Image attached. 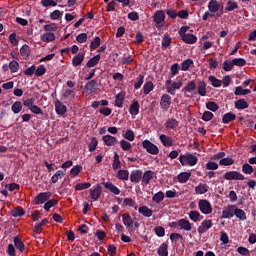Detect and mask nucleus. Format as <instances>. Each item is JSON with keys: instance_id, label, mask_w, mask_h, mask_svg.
<instances>
[{"instance_id": "f257e3e1", "label": "nucleus", "mask_w": 256, "mask_h": 256, "mask_svg": "<svg viewBox=\"0 0 256 256\" xmlns=\"http://www.w3.org/2000/svg\"><path fill=\"white\" fill-rule=\"evenodd\" d=\"M182 87H183V79H181L179 77L176 78V81L168 79L165 82L166 92L171 95H175V90H179Z\"/></svg>"}, {"instance_id": "f03ea898", "label": "nucleus", "mask_w": 256, "mask_h": 256, "mask_svg": "<svg viewBox=\"0 0 256 256\" xmlns=\"http://www.w3.org/2000/svg\"><path fill=\"white\" fill-rule=\"evenodd\" d=\"M179 161L182 166H187V165L195 166V165H197L199 158H197V156H195L191 153H186L185 155L179 156Z\"/></svg>"}, {"instance_id": "7ed1b4c3", "label": "nucleus", "mask_w": 256, "mask_h": 256, "mask_svg": "<svg viewBox=\"0 0 256 256\" xmlns=\"http://www.w3.org/2000/svg\"><path fill=\"white\" fill-rule=\"evenodd\" d=\"M165 17V11L163 10H158L154 13L153 21L155 22V27L158 30H161V28L165 26Z\"/></svg>"}, {"instance_id": "20e7f679", "label": "nucleus", "mask_w": 256, "mask_h": 256, "mask_svg": "<svg viewBox=\"0 0 256 256\" xmlns=\"http://www.w3.org/2000/svg\"><path fill=\"white\" fill-rule=\"evenodd\" d=\"M198 209L203 213V215H210L213 211L211 203L206 199L199 200Z\"/></svg>"}, {"instance_id": "39448f33", "label": "nucleus", "mask_w": 256, "mask_h": 256, "mask_svg": "<svg viewBox=\"0 0 256 256\" xmlns=\"http://www.w3.org/2000/svg\"><path fill=\"white\" fill-rule=\"evenodd\" d=\"M89 191L92 201H99V199L102 197L103 188L101 184L94 185Z\"/></svg>"}, {"instance_id": "423d86ee", "label": "nucleus", "mask_w": 256, "mask_h": 256, "mask_svg": "<svg viewBox=\"0 0 256 256\" xmlns=\"http://www.w3.org/2000/svg\"><path fill=\"white\" fill-rule=\"evenodd\" d=\"M142 147L149 153L152 155H157L159 154V147H157V145L153 144L151 141L149 140H144L142 142Z\"/></svg>"}, {"instance_id": "0eeeda50", "label": "nucleus", "mask_w": 256, "mask_h": 256, "mask_svg": "<svg viewBox=\"0 0 256 256\" xmlns=\"http://www.w3.org/2000/svg\"><path fill=\"white\" fill-rule=\"evenodd\" d=\"M223 177L228 181H242L245 179V176L238 171H228L223 175Z\"/></svg>"}, {"instance_id": "6e6552de", "label": "nucleus", "mask_w": 256, "mask_h": 256, "mask_svg": "<svg viewBox=\"0 0 256 256\" xmlns=\"http://www.w3.org/2000/svg\"><path fill=\"white\" fill-rule=\"evenodd\" d=\"M51 197H52L51 192H41L34 199L35 205H43L44 203L49 201V199H51Z\"/></svg>"}, {"instance_id": "1a4fd4ad", "label": "nucleus", "mask_w": 256, "mask_h": 256, "mask_svg": "<svg viewBox=\"0 0 256 256\" xmlns=\"http://www.w3.org/2000/svg\"><path fill=\"white\" fill-rule=\"evenodd\" d=\"M236 211V206L235 205H228L226 206L221 215V219H232L234 217Z\"/></svg>"}, {"instance_id": "9d476101", "label": "nucleus", "mask_w": 256, "mask_h": 256, "mask_svg": "<svg viewBox=\"0 0 256 256\" xmlns=\"http://www.w3.org/2000/svg\"><path fill=\"white\" fill-rule=\"evenodd\" d=\"M160 107L164 112H167L169 107H171V97L168 94H163L161 96Z\"/></svg>"}, {"instance_id": "9b49d317", "label": "nucleus", "mask_w": 256, "mask_h": 256, "mask_svg": "<svg viewBox=\"0 0 256 256\" xmlns=\"http://www.w3.org/2000/svg\"><path fill=\"white\" fill-rule=\"evenodd\" d=\"M67 111V106L63 104V102H61L60 100L55 101V112L57 115L63 116L67 113Z\"/></svg>"}, {"instance_id": "f8f14e48", "label": "nucleus", "mask_w": 256, "mask_h": 256, "mask_svg": "<svg viewBox=\"0 0 256 256\" xmlns=\"http://www.w3.org/2000/svg\"><path fill=\"white\" fill-rule=\"evenodd\" d=\"M13 244L17 251H19L20 253L25 252L26 246L23 240L20 238V236H15L13 238Z\"/></svg>"}, {"instance_id": "ddd939ff", "label": "nucleus", "mask_w": 256, "mask_h": 256, "mask_svg": "<svg viewBox=\"0 0 256 256\" xmlns=\"http://www.w3.org/2000/svg\"><path fill=\"white\" fill-rule=\"evenodd\" d=\"M143 177V171L141 170H133L130 174L131 183H141Z\"/></svg>"}, {"instance_id": "4468645a", "label": "nucleus", "mask_w": 256, "mask_h": 256, "mask_svg": "<svg viewBox=\"0 0 256 256\" xmlns=\"http://www.w3.org/2000/svg\"><path fill=\"white\" fill-rule=\"evenodd\" d=\"M102 185H104L105 189H108L110 193H113V195H119L121 193L120 188H118L113 182L103 181Z\"/></svg>"}, {"instance_id": "2eb2a0df", "label": "nucleus", "mask_w": 256, "mask_h": 256, "mask_svg": "<svg viewBox=\"0 0 256 256\" xmlns=\"http://www.w3.org/2000/svg\"><path fill=\"white\" fill-rule=\"evenodd\" d=\"M122 221H123V225L126 226V229H133L134 220L129 213L122 214Z\"/></svg>"}, {"instance_id": "dca6fc26", "label": "nucleus", "mask_w": 256, "mask_h": 256, "mask_svg": "<svg viewBox=\"0 0 256 256\" xmlns=\"http://www.w3.org/2000/svg\"><path fill=\"white\" fill-rule=\"evenodd\" d=\"M211 227H213L212 220H204L198 227L199 235H203V233H206V231H208V229H211Z\"/></svg>"}, {"instance_id": "f3484780", "label": "nucleus", "mask_w": 256, "mask_h": 256, "mask_svg": "<svg viewBox=\"0 0 256 256\" xmlns=\"http://www.w3.org/2000/svg\"><path fill=\"white\" fill-rule=\"evenodd\" d=\"M154 177H155V172L151 170L145 171L142 174V185H145V186L149 185V183H151L152 178Z\"/></svg>"}, {"instance_id": "a211bd4d", "label": "nucleus", "mask_w": 256, "mask_h": 256, "mask_svg": "<svg viewBox=\"0 0 256 256\" xmlns=\"http://www.w3.org/2000/svg\"><path fill=\"white\" fill-rule=\"evenodd\" d=\"M84 60H85V53H79L73 57L72 66L73 67L81 66Z\"/></svg>"}, {"instance_id": "6ab92c4d", "label": "nucleus", "mask_w": 256, "mask_h": 256, "mask_svg": "<svg viewBox=\"0 0 256 256\" xmlns=\"http://www.w3.org/2000/svg\"><path fill=\"white\" fill-rule=\"evenodd\" d=\"M179 127V121L175 118H170L165 122V128L168 130H177Z\"/></svg>"}, {"instance_id": "aec40b11", "label": "nucleus", "mask_w": 256, "mask_h": 256, "mask_svg": "<svg viewBox=\"0 0 256 256\" xmlns=\"http://www.w3.org/2000/svg\"><path fill=\"white\" fill-rule=\"evenodd\" d=\"M158 256H169V245L167 242H163L157 250Z\"/></svg>"}, {"instance_id": "412c9836", "label": "nucleus", "mask_w": 256, "mask_h": 256, "mask_svg": "<svg viewBox=\"0 0 256 256\" xmlns=\"http://www.w3.org/2000/svg\"><path fill=\"white\" fill-rule=\"evenodd\" d=\"M179 228L183 231H191V229H193V226L191 225V222L189 220L181 218Z\"/></svg>"}, {"instance_id": "4be33fe9", "label": "nucleus", "mask_w": 256, "mask_h": 256, "mask_svg": "<svg viewBox=\"0 0 256 256\" xmlns=\"http://www.w3.org/2000/svg\"><path fill=\"white\" fill-rule=\"evenodd\" d=\"M42 42L50 43L56 40V35L51 32L44 33L40 36Z\"/></svg>"}, {"instance_id": "5701e85b", "label": "nucleus", "mask_w": 256, "mask_h": 256, "mask_svg": "<svg viewBox=\"0 0 256 256\" xmlns=\"http://www.w3.org/2000/svg\"><path fill=\"white\" fill-rule=\"evenodd\" d=\"M159 139H160L161 143L163 144V146H165V147L173 146V138H171L165 134H161L159 136Z\"/></svg>"}, {"instance_id": "b1692460", "label": "nucleus", "mask_w": 256, "mask_h": 256, "mask_svg": "<svg viewBox=\"0 0 256 256\" xmlns=\"http://www.w3.org/2000/svg\"><path fill=\"white\" fill-rule=\"evenodd\" d=\"M98 85V81L97 80H91L89 82L86 83L84 89L85 92L88 94H91L95 91V87Z\"/></svg>"}, {"instance_id": "393cba45", "label": "nucleus", "mask_w": 256, "mask_h": 256, "mask_svg": "<svg viewBox=\"0 0 256 256\" xmlns=\"http://www.w3.org/2000/svg\"><path fill=\"white\" fill-rule=\"evenodd\" d=\"M188 215H189V219H191V221H193L194 223H199V221L203 219V216L201 215V213H199V211H196V210L190 211Z\"/></svg>"}, {"instance_id": "a878e982", "label": "nucleus", "mask_w": 256, "mask_h": 256, "mask_svg": "<svg viewBox=\"0 0 256 256\" xmlns=\"http://www.w3.org/2000/svg\"><path fill=\"white\" fill-rule=\"evenodd\" d=\"M102 139L106 146H114L118 142L117 138L111 135H105Z\"/></svg>"}, {"instance_id": "bb28decb", "label": "nucleus", "mask_w": 256, "mask_h": 256, "mask_svg": "<svg viewBox=\"0 0 256 256\" xmlns=\"http://www.w3.org/2000/svg\"><path fill=\"white\" fill-rule=\"evenodd\" d=\"M139 108H140L139 101L133 100L129 108V113L133 116H136L139 114Z\"/></svg>"}, {"instance_id": "cd10ccee", "label": "nucleus", "mask_w": 256, "mask_h": 256, "mask_svg": "<svg viewBox=\"0 0 256 256\" xmlns=\"http://www.w3.org/2000/svg\"><path fill=\"white\" fill-rule=\"evenodd\" d=\"M208 10L214 15V13L220 10V5L218 4L217 0H211L208 3Z\"/></svg>"}, {"instance_id": "c85d7f7f", "label": "nucleus", "mask_w": 256, "mask_h": 256, "mask_svg": "<svg viewBox=\"0 0 256 256\" xmlns=\"http://www.w3.org/2000/svg\"><path fill=\"white\" fill-rule=\"evenodd\" d=\"M181 40L186 44H195L197 43V36L193 34H186L181 38Z\"/></svg>"}, {"instance_id": "c756f323", "label": "nucleus", "mask_w": 256, "mask_h": 256, "mask_svg": "<svg viewBox=\"0 0 256 256\" xmlns=\"http://www.w3.org/2000/svg\"><path fill=\"white\" fill-rule=\"evenodd\" d=\"M138 213L143 215V217H152L153 216V210L149 209L147 206H140L138 208Z\"/></svg>"}, {"instance_id": "7c9ffc66", "label": "nucleus", "mask_w": 256, "mask_h": 256, "mask_svg": "<svg viewBox=\"0 0 256 256\" xmlns=\"http://www.w3.org/2000/svg\"><path fill=\"white\" fill-rule=\"evenodd\" d=\"M209 189V186L207 184L200 183L198 186L195 187V193L196 195H205Z\"/></svg>"}, {"instance_id": "2f4dec72", "label": "nucleus", "mask_w": 256, "mask_h": 256, "mask_svg": "<svg viewBox=\"0 0 256 256\" xmlns=\"http://www.w3.org/2000/svg\"><path fill=\"white\" fill-rule=\"evenodd\" d=\"M59 203V200L57 199H49L45 202L44 206H43V209L45 211H50V209H52V207H56V205H58Z\"/></svg>"}, {"instance_id": "473e14b6", "label": "nucleus", "mask_w": 256, "mask_h": 256, "mask_svg": "<svg viewBox=\"0 0 256 256\" xmlns=\"http://www.w3.org/2000/svg\"><path fill=\"white\" fill-rule=\"evenodd\" d=\"M189 178H191V172H181L178 176V183H187L189 181Z\"/></svg>"}, {"instance_id": "72a5a7b5", "label": "nucleus", "mask_w": 256, "mask_h": 256, "mask_svg": "<svg viewBox=\"0 0 256 256\" xmlns=\"http://www.w3.org/2000/svg\"><path fill=\"white\" fill-rule=\"evenodd\" d=\"M101 60V55H95L93 58H91L87 63L86 66L88 68H93L99 64Z\"/></svg>"}, {"instance_id": "f704fd0d", "label": "nucleus", "mask_w": 256, "mask_h": 256, "mask_svg": "<svg viewBox=\"0 0 256 256\" xmlns=\"http://www.w3.org/2000/svg\"><path fill=\"white\" fill-rule=\"evenodd\" d=\"M117 177L120 180H129L130 172H129V170H125V169L118 170Z\"/></svg>"}, {"instance_id": "c9c22d12", "label": "nucleus", "mask_w": 256, "mask_h": 256, "mask_svg": "<svg viewBox=\"0 0 256 256\" xmlns=\"http://www.w3.org/2000/svg\"><path fill=\"white\" fill-rule=\"evenodd\" d=\"M64 176H65V172L63 170H58L51 177V183H53V184L58 183L59 179H62Z\"/></svg>"}, {"instance_id": "e433bc0d", "label": "nucleus", "mask_w": 256, "mask_h": 256, "mask_svg": "<svg viewBox=\"0 0 256 256\" xmlns=\"http://www.w3.org/2000/svg\"><path fill=\"white\" fill-rule=\"evenodd\" d=\"M23 103L21 101H16L12 104L11 110L14 114H18L22 111Z\"/></svg>"}, {"instance_id": "4c0bfd02", "label": "nucleus", "mask_w": 256, "mask_h": 256, "mask_svg": "<svg viewBox=\"0 0 256 256\" xmlns=\"http://www.w3.org/2000/svg\"><path fill=\"white\" fill-rule=\"evenodd\" d=\"M121 160H120V155L118 154V152H114V160H113V164H112V168L114 170H117L118 168H121Z\"/></svg>"}, {"instance_id": "58836bf2", "label": "nucleus", "mask_w": 256, "mask_h": 256, "mask_svg": "<svg viewBox=\"0 0 256 256\" xmlns=\"http://www.w3.org/2000/svg\"><path fill=\"white\" fill-rule=\"evenodd\" d=\"M235 119H236V115L233 114L232 112H228L223 115L222 122L224 124H228L229 122L234 121Z\"/></svg>"}, {"instance_id": "ea45409f", "label": "nucleus", "mask_w": 256, "mask_h": 256, "mask_svg": "<svg viewBox=\"0 0 256 256\" xmlns=\"http://www.w3.org/2000/svg\"><path fill=\"white\" fill-rule=\"evenodd\" d=\"M83 170V167L81 165H75L73 168L70 170V176L71 178H75L78 176Z\"/></svg>"}, {"instance_id": "a19ab883", "label": "nucleus", "mask_w": 256, "mask_h": 256, "mask_svg": "<svg viewBox=\"0 0 256 256\" xmlns=\"http://www.w3.org/2000/svg\"><path fill=\"white\" fill-rule=\"evenodd\" d=\"M12 217H23L25 215V210L23 207L18 206L14 210L11 211Z\"/></svg>"}, {"instance_id": "79ce46f5", "label": "nucleus", "mask_w": 256, "mask_h": 256, "mask_svg": "<svg viewBox=\"0 0 256 256\" xmlns=\"http://www.w3.org/2000/svg\"><path fill=\"white\" fill-rule=\"evenodd\" d=\"M248 107L249 105L244 99H239L235 102V108L238 110L247 109Z\"/></svg>"}, {"instance_id": "37998d69", "label": "nucleus", "mask_w": 256, "mask_h": 256, "mask_svg": "<svg viewBox=\"0 0 256 256\" xmlns=\"http://www.w3.org/2000/svg\"><path fill=\"white\" fill-rule=\"evenodd\" d=\"M163 199H165V193H163V191H159L156 194H154V196L152 197V201L154 203H161V201H163Z\"/></svg>"}, {"instance_id": "c03bdc74", "label": "nucleus", "mask_w": 256, "mask_h": 256, "mask_svg": "<svg viewBox=\"0 0 256 256\" xmlns=\"http://www.w3.org/2000/svg\"><path fill=\"white\" fill-rule=\"evenodd\" d=\"M124 101H125V95L122 93L117 94L115 98V106L122 108Z\"/></svg>"}, {"instance_id": "a18cd8bd", "label": "nucleus", "mask_w": 256, "mask_h": 256, "mask_svg": "<svg viewBox=\"0 0 256 256\" xmlns=\"http://www.w3.org/2000/svg\"><path fill=\"white\" fill-rule=\"evenodd\" d=\"M98 144H99V141L97 137H92L91 141L88 144L89 151L94 152L97 149Z\"/></svg>"}, {"instance_id": "49530a36", "label": "nucleus", "mask_w": 256, "mask_h": 256, "mask_svg": "<svg viewBox=\"0 0 256 256\" xmlns=\"http://www.w3.org/2000/svg\"><path fill=\"white\" fill-rule=\"evenodd\" d=\"M153 88H155V85H153V82L147 81L143 86V93L147 95L151 93V91H153Z\"/></svg>"}, {"instance_id": "de8ad7c7", "label": "nucleus", "mask_w": 256, "mask_h": 256, "mask_svg": "<svg viewBox=\"0 0 256 256\" xmlns=\"http://www.w3.org/2000/svg\"><path fill=\"white\" fill-rule=\"evenodd\" d=\"M75 95H76L75 89H66V90H64L62 97L64 99H71V98L75 97Z\"/></svg>"}, {"instance_id": "09e8293b", "label": "nucleus", "mask_w": 256, "mask_h": 256, "mask_svg": "<svg viewBox=\"0 0 256 256\" xmlns=\"http://www.w3.org/2000/svg\"><path fill=\"white\" fill-rule=\"evenodd\" d=\"M234 215L237 217V219H240V221H246L247 219L244 210L239 208H235Z\"/></svg>"}, {"instance_id": "8fccbe9b", "label": "nucleus", "mask_w": 256, "mask_h": 256, "mask_svg": "<svg viewBox=\"0 0 256 256\" xmlns=\"http://www.w3.org/2000/svg\"><path fill=\"white\" fill-rule=\"evenodd\" d=\"M92 184L89 182L78 183L75 185V191H84V189H90Z\"/></svg>"}, {"instance_id": "3c124183", "label": "nucleus", "mask_w": 256, "mask_h": 256, "mask_svg": "<svg viewBox=\"0 0 256 256\" xmlns=\"http://www.w3.org/2000/svg\"><path fill=\"white\" fill-rule=\"evenodd\" d=\"M206 93H207L206 83L204 81H199V83H198V94L200 96L204 97V96H206Z\"/></svg>"}, {"instance_id": "603ef678", "label": "nucleus", "mask_w": 256, "mask_h": 256, "mask_svg": "<svg viewBox=\"0 0 256 256\" xmlns=\"http://www.w3.org/2000/svg\"><path fill=\"white\" fill-rule=\"evenodd\" d=\"M197 88V83L195 81H190L183 89L182 91L191 93Z\"/></svg>"}, {"instance_id": "864d4df0", "label": "nucleus", "mask_w": 256, "mask_h": 256, "mask_svg": "<svg viewBox=\"0 0 256 256\" xmlns=\"http://www.w3.org/2000/svg\"><path fill=\"white\" fill-rule=\"evenodd\" d=\"M249 93H251V91L249 89H243V87H241V86L236 87L235 92H234V94L236 96H244Z\"/></svg>"}, {"instance_id": "5fc2aeb1", "label": "nucleus", "mask_w": 256, "mask_h": 256, "mask_svg": "<svg viewBox=\"0 0 256 256\" xmlns=\"http://www.w3.org/2000/svg\"><path fill=\"white\" fill-rule=\"evenodd\" d=\"M19 68L20 64L17 61L13 60L9 63V69L11 73H17L19 71Z\"/></svg>"}, {"instance_id": "6e6d98bb", "label": "nucleus", "mask_w": 256, "mask_h": 256, "mask_svg": "<svg viewBox=\"0 0 256 256\" xmlns=\"http://www.w3.org/2000/svg\"><path fill=\"white\" fill-rule=\"evenodd\" d=\"M208 80L211 82V85L215 88H219L222 85V81L217 79L215 76H209Z\"/></svg>"}, {"instance_id": "4d7b16f0", "label": "nucleus", "mask_w": 256, "mask_h": 256, "mask_svg": "<svg viewBox=\"0 0 256 256\" xmlns=\"http://www.w3.org/2000/svg\"><path fill=\"white\" fill-rule=\"evenodd\" d=\"M238 4H237V2H234V1H232V0H229L228 2H227V4H226V8H225V10L226 11H228V12H231V11H233V10H235V9H238Z\"/></svg>"}, {"instance_id": "13d9d810", "label": "nucleus", "mask_w": 256, "mask_h": 256, "mask_svg": "<svg viewBox=\"0 0 256 256\" xmlns=\"http://www.w3.org/2000/svg\"><path fill=\"white\" fill-rule=\"evenodd\" d=\"M101 41H102V40H101L100 37H95V38L93 39V41L91 42V44H90V49L95 50V49H97L98 47H100Z\"/></svg>"}, {"instance_id": "bf43d9fd", "label": "nucleus", "mask_w": 256, "mask_h": 256, "mask_svg": "<svg viewBox=\"0 0 256 256\" xmlns=\"http://www.w3.org/2000/svg\"><path fill=\"white\" fill-rule=\"evenodd\" d=\"M154 233L157 237H165V228H163V226H156L154 228Z\"/></svg>"}, {"instance_id": "052dcab7", "label": "nucleus", "mask_w": 256, "mask_h": 256, "mask_svg": "<svg viewBox=\"0 0 256 256\" xmlns=\"http://www.w3.org/2000/svg\"><path fill=\"white\" fill-rule=\"evenodd\" d=\"M206 108L212 112H216L219 109V106L215 102L209 101L206 103Z\"/></svg>"}, {"instance_id": "680f3d73", "label": "nucleus", "mask_w": 256, "mask_h": 256, "mask_svg": "<svg viewBox=\"0 0 256 256\" xmlns=\"http://www.w3.org/2000/svg\"><path fill=\"white\" fill-rule=\"evenodd\" d=\"M193 64V60L191 59H187L184 62H182L181 64V70L182 71H187L189 70V68L191 67V65Z\"/></svg>"}, {"instance_id": "e2e57ef3", "label": "nucleus", "mask_w": 256, "mask_h": 256, "mask_svg": "<svg viewBox=\"0 0 256 256\" xmlns=\"http://www.w3.org/2000/svg\"><path fill=\"white\" fill-rule=\"evenodd\" d=\"M234 163V160L232 158H222L220 161H219V165L221 166H230Z\"/></svg>"}, {"instance_id": "0e129e2a", "label": "nucleus", "mask_w": 256, "mask_h": 256, "mask_svg": "<svg viewBox=\"0 0 256 256\" xmlns=\"http://www.w3.org/2000/svg\"><path fill=\"white\" fill-rule=\"evenodd\" d=\"M233 66L243 67L246 65V60L243 58H235L232 60Z\"/></svg>"}, {"instance_id": "69168bd1", "label": "nucleus", "mask_w": 256, "mask_h": 256, "mask_svg": "<svg viewBox=\"0 0 256 256\" xmlns=\"http://www.w3.org/2000/svg\"><path fill=\"white\" fill-rule=\"evenodd\" d=\"M170 74L172 77H175L179 74V63H174L170 68Z\"/></svg>"}, {"instance_id": "338daca9", "label": "nucleus", "mask_w": 256, "mask_h": 256, "mask_svg": "<svg viewBox=\"0 0 256 256\" xmlns=\"http://www.w3.org/2000/svg\"><path fill=\"white\" fill-rule=\"evenodd\" d=\"M253 171H254V169L250 164H248V163L243 164V166H242L243 173L251 174Z\"/></svg>"}, {"instance_id": "774afa93", "label": "nucleus", "mask_w": 256, "mask_h": 256, "mask_svg": "<svg viewBox=\"0 0 256 256\" xmlns=\"http://www.w3.org/2000/svg\"><path fill=\"white\" fill-rule=\"evenodd\" d=\"M213 113L209 112V111H205L201 117V119L205 122L210 121L213 118Z\"/></svg>"}]
</instances>
